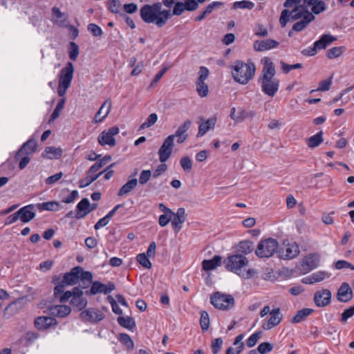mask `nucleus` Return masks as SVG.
I'll return each mask as SVG.
<instances>
[{"instance_id": "obj_64", "label": "nucleus", "mask_w": 354, "mask_h": 354, "mask_svg": "<svg viewBox=\"0 0 354 354\" xmlns=\"http://www.w3.org/2000/svg\"><path fill=\"white\" fill-rule=\"evenodd\" d=\"M208 75L209 70L205 66H201L198 72V78L196 82H205V81L207 79Z\"/></svg>"}, {"instance_id": "obj_11", "label": "nucleus", "mask_w": 354, "mask_h": 354, "mask_svg": "<svg viewBox=\"0 0 354 354\" xmlns=\"http://www.w3.org/2000/svg\"><path fill=\"white\" fill-rule=\"evenodd\" d=\"M174 145V136H169L158 150L159 160L164 163L170 157Z\"/></svg>"}, {"instance_id": "obj_61", "label": "nucleus", "mask_w": 354, "mask_h": 354, "mask_svg": "<svg viewBox=\"0 0 354 354\" xmlns=\"http://www.w3.org/2000/svg\"><path fill=\"white\" fill-rule=\"evenodd\" d=\"M289 18L291 19V11L290 12L288 10H283L279 18V23L282 27H285L287 22L289 20Z\"/></svg>"}, {"instance_id": "obj_62", "label": "nucleus", "mask_w": 354, "mask_h": 354, "mask_svg": "<svg viewBox=\"0 0 354 354\" xmlns=\"http://www.w3.org/2000/svg\"><path fill=\"white\" fill-rule=\"evenodd\" d=\"M257 350L261 354H266L272 350V346L268 342H263L258 346Z\"/></svg>"}, {"instance_id": "obj_32", "label": "nucleus", "mask_w": 354, "mask_h": 354, "mask_svg": "<svg viewBox=\"0 0 354 354\" xmlns=\"http://www.w3.org/2000/svg\"><path fill=\"white\" fill-rule=\"evenodd\" d=\"M337 40V37L330 35H323L320 39L314 44L317 50L325 49L328 45Z\"/></svg>"}, {"instance_id": "obj_48", "label": "nucleus", "mask_w": 354, "mask_h": 354, "mask_svg": "<svg viewBox=\"0 0 354 354\" xmlns=\"http://www.w3.org/2000/svg\"><path fill=\"white\" fill-rule=\"evenodd\" d=\"M326 9V3L324 1L319 0L313 6H311V13L319 15Z\"/></svg>"}, {"instance_id": "obj_49", "label": "nucleus", "mask_w": 354, "mask_h": 354, "mask_svg": "<svg viewBox=\"0 0 354 354\" xmlns=\"http://www.w3.org/2000/svg\"><path fill=\"white\" fill-rule=\"evenodd\" d=\"M65 102H66L65 98H62V100H59V102L57 104L53 113L51 115V118L50 120V122L54 121L55 119H57L59 116L60 113L64 106Z\"/></svg>"}, {"instance_id": "obj_33", "label": "nucleus", "mask_w": 354, "mask_h": 354, "mask_svg": "<svg viewBox=\"0 0 354 354\" xmlns=\"http://www.w3.org/2000/svg\"><path fill=\"white\" fill-rule=\"evenodd\" d=\"M254 115L253 112L248 113L244 109H240L236 113L234 107L232 108L230 111V117L236 122H241L246 118L249 116L252 117Z\"/></svg>"}, {"instance_id": "obj_20", "label": "nucleus", "mask_w": 354, "mask_h": 354, "mask_svg": "<svg viewBox=\"0 0 354 354\" xmlns=\"http://www.w3.org/2000/svg\"><path fill=\"white\" fill-rule=\"evenodd\" d=\"M279 43L274 39H268L265 40H256L254 42L253 47L255 51H266L276 48L279 46Z\"/></svg>"}, {"instance_id": "obj_58", "label": "nucleus", "mask_w": 354, "mask_h": 354, "mask_svg": "<svg viewBox=\"0 0 354 354\" xmlns=\"http://www.w3.org/2000/svg\"><path fill=\"white\" fill-rule=\"evenodd\" d=\"M223 341L222 338L218 337L214 339L211 344V348L214 354L218 353L222 348Z\"/></svg>"}, {"instance_id": "obj_45", "label": "nucleus", "mask_w": 354, "mask_h": 354, "mask_svg": "<svg viewBox=\"0 0 354 354\" xmlns=\"http://www.w3.org/2000/svg\"><path fill=\"white\" fill-rule=\"evenodd\" d=\"M119 340L129 350L134 348V343L131 337L126 333H120Z\"/></svg>"}, {"instance_id": "obj_50", "label": "nucleus", "mask_w": 354, "mask_h": 354, "mask_svg": "<svg viewBox=\"0 0 354 354\" xmlns=\"http://www.w3.org/2000/svg\"><path fill=\"white\" fill-rule=\"evenodd\" d=\"M157 120L158 116L156 113L150 114L146 121L140 125V129H145L151 127L156 122Z\"/></svg>"}, {"instance_id": "obj_54", "label": "nucleus", "mask_w": 354, "mask_h": 354, "mask_svg": "<svg viewBox=\"0 0 354 354\" xmlns=\"http://www.w3.org/2000/svg\"><path fill=\"white\" fill-rule=\"evenodd\" d=\"M262 336L261 331L253 333L247 340L246 344L249 348L253 347Z\"/></svg>"}, {"instance_id": "obj_3", "label": "nucleus", "mask_w": 354, "mask_h": 354, "mask_svg": "<svg viewBox=\"0 0 354 354\" xmlns=\"http://www.w3.org/2000/svg\"><path fill=\"white\" fill-rule=\"evenodd\" d=\"M232 68L234 80L243 85L247 84L253 79L256 71V66L253 63H245L239 60L234 62Z\"/></svg>"}, {"instance_id": "obj_1", "label": "nucleus", "mask_w": 354, "mask_h": 354, "mask_svg": "<svg viewBox=\"0 0 354 354\" xmlns=\"http://www.w3.org/2000/svg\"><path fill=\"white\" fill-rule=\"evenodd\" d=\"M261 62L263 64L261 75L259 78L261 90L266 95L273 97L279 87V80L275 77L276 70L273 62L269 57H264Z\"/></svg>"}, {"instance_id": "obj_28", "label": "nucleus", "mask_w": 354, "mask_h": 354, "mask_svg": "<svg viewBox=\"0 0 354 354\" xmlns=\"http://www.w3.org/2000/svg\"><path fill=\"white\" fill-rule=\"evenodd\" d=\"M327 277H329V274L326 272L318 271L303 278L301 281L306 284H313L314 283L322 281Z\"/></svg>"}, {"instance_id": "obj_37", "label": "nucleus", "mask_w": 354, "mask_h": 354, "mask_svg": "<svg viewBox=\"0 0 354 354\" xmlns=\"http://www.w3.org/2000/svg\"><path fill=\"white\" fill-rule=\"evenodd\" d=\"M216 123V120L214 118L208 119L204 122H202L198 127V132L197 136L201 137L205 135L211 128L214 127Z\"/></svg>"}, {"instance_id": "obj_59", "label": "nucleus", "mask_w": 354, "mask_h": 354, "mask_svg": "<svg viewBox=\"0 0 354 354\" xmlns=\"http://www.w3.org/2000/svg\"><path fill=\"white\" fill-rule=\"evenodd\" d=\"M88 30L95 37H100L103 33L101 28L95 24H89Z\"/></svg>"}, {"instance_id": "obj_57", "label": "nucleus", "mask_w": 354, "mask_h": 354, "mask_svg": "<svg viewBox=\"0 0 354 354\" xmlns=\"http://www.w3.org/2000/svg\"><path fill=\"white\" fill-rule=\"evenodd\" d=\"M137 261L139 262L140 265H142L145 268H151V263L148 259L147 255L144 253L139 254L137 256Z\"/></svg>"}, {"instance_id": "obj_9", "label": "nucleus", "mask_w": 354, "mask_h": 354, "mask_svg": "<svg viewBox=\"0 0 354 354\" xmlns=\"http://www.w3.org/2000/svg\"><path fill=\"white\" fill-rule=\"evenodd\" d=\"M225 268L227 270L237 272L243 267L248 263V259L241 254H234L230 256L225 261Z\"/></svg>"}, {"instance_id": "obj_19", "label": "nucleus", "mask_w": 354, "mask_h": 354, "mask_svg": "<svg viewBox=\"0 0 354 354\" xmlns=\"http://www.w3.org/2000/svg\"><path fill=\"white\" fill-rule=\"evenodd\" d=\"M186 221L185 210L184 208H178L176 212L171 216V225L174 231L178 233L182 228V225Z\"/></svg>"}, {"instance_id": "obj_63", "label": "nucleus", "mask_w": 354, "mask_h": 354, "mask_svg": "<svg viewBox=\"0 0 354 354\" xmlns=\"http://www.w3.org/2000/svg\"><path fill=\"white\" fill-rule=\"evenodd\" d=\"M208 75L209 70L205 66H201L198 72V78L196 82H205V81L207 79Z\"/></svg>"}, {"instance_id": "obj_27", "label": "nucleus", "mask_w": 354, "mask_h": 354, "mask_svg": "<svg viewBox=\"0 0 354 354\" xmlns=\"http://www.w3.org/2000/svg\"><path fill=\"white\" fill-rule=\"evenodd\" d=\"M37 144L34 139H30L25 142L16 155V158H19L24 154L30 155L33 153L37 149Z\"/></svg>"}, {"instance_id": "obj_10", "label": "nucleus", "mask_w": 354, "mask_h": 354, "mask_svg": "<svg viewBox=\"0 0 354 354\" xmlns=\"http://www.w3.org/2000/svg\"><path fill=\"white\" fill-rule=\"evenodd\" d=\"M119 133V128L112 127L107 130L103 131L98 136L97 141L102 146L109 145L114 147L115 145V140L114 136Z\"/></svg>"}, {"instance_id": "obj_5", "label": "nucleus", "mask_w": 354, "mask_h": 354, "mask_svg": "<svg viewBox=\"0 0 354 354\" xmlns=\"http://www.w3.org/2000/svg\"><path fill=\"white\" fill-rule=\"evenodd\" d=\"M92 274L84 271L81 267L73 268L69 272H66L63 277L62 283L68 286H73L77 283L80 279L82 283H86L83 288H87L92 281Z\"/></svg>"}, {"instance_id": "obj_36", "label": "nucleus", "mask_w": 354, "mask_h": 354, "mask_svg": "<svg viewBox=\"0 0 354 354\" xmlns=\"http://www.w3.org/2000/svg\"><path fill=\"white\" fill-rule=\"evenodd\" d=\"M118 323L119 325L128 330H133L136 327V322L131 317L120 316L118 317Z\"/></svg>"}, {"instance_id": "obj_25", "label": "nucleus", "mask_w": 354, "mask_h": 354, "mask_svg": "<svg viewBox=\"0 0 354 354\" xmlns=\"http://www.w3.org/2000/svg\"><path fill=\"white\" fill-rule=\"evenodd\" d=\"M191 124L192 122L189 120H186L178 127L175 134L172 135L174 136V138H177L178 143H183L187 138L188 134L187 133V131L189 129Z\"/></svg>"}, {"instance_id": "obj_4", "label": "nucleus", "mask_w": 354, "mask_h": 354, "mask_svg": "<svg viewBox=\"0 0 354 354\" xmlns=\"http://www.w3.org/2000/svg\"><path fill=\"white\" fill-rule=\"evenodd\" d=\"M315 16L305 6H300L295 8L291 11V20L296 21L292 26V30L300 32L305 29L310 22L315 19Z\"/></svg>"}, {"instance_id": "obj_13", "label": "nucleus", "mask_w": 354, "mask_h": 354, "mask_svg": "<svg viewBox=\"0 0 354 354\" xmlns=\"http://www.w3.org/2000/svg\"><path fill=\"white\" fill-rule=\"evenodd\" d=\"M283 318V315L281 313L279 308L272 310L270 313V317L267 322L262 324L263 329L268 330L277 326L280 324Z\"/></svg>"}, {"instance_id": "obj_42", "label": "nucleus", "mask_w": 354, "mask_h": 354, "mask_svg": "<svg viewBox=\"0 0 354 354\" xmlns=\"http://www.w3.org/2000/svg\"><path fill=\"white\" fill-rule=\"evenodd\" d=\"M39 209L47 211H57L59 207V203L55 201H48L43 203L37 204Z\"/></svg>"}, {"instance_id": "obj_17", "label": "nucleus", "mask_w": 354, "mask_h": 354, "mask_svg": "<svg viewBox=\"0 0 354 354\" xmlns=\"http://www.w3.org/2000/svg\"><path fill=\"white\" fill-rule=\"evenodd\" d=\"M353 294L349 284L344 282L341 284L337 292V299L340 302H348L353 299Z\"/></svg>"}, {"instance_id": "obj_51", "label": "nucleus", "mask_w": 354, "mask_h": 354, "mask_svg": "<svg viewBox=\"0 0 354 354\" xmlns=\"http://www.w3.org/2000/svg\"><path fill=\"white\" fill-rule=\"evenodd\" d=\"M69 58L75 61L79 55V46L75 42H71L69 45Z\"/></svg>"}, {"instance_id": "obj_12", "label": "nucleus", "mask_w": 354, "mask_h": 354, "mask_svg": "<svg viewBox=\"0 0 354 354\" xmlns=\"http://www.w3.org/2000/svg\"><path fill=\"white\" fill-rule=\"evenodd\" d=\"M80 319L86 322L97 323L104 317V313L99 309L90 308L80 314Z\"/></svg>"}, {"instance_id": "obj_39", "label": "nucleus", "mask_w": 354, "mask_h": 354, "mask_svg": "<svg viewBox=\"0 0 354 354\" xmlns=\"http://www.w3.org/2000/svg\"><path fill=\"white\" fill-rule=\"evenodd\" d=\"M104 171H101L97 174L93 173H89V170L87 171L86 177L82 179L79 182V187L81 188L86 187L95 181Z\"/></svg>"}, {"instance_id": "obj_40", "label": "nucleus", "mask_w": 354, "mask_h": 354, "mask_svg": "<svg viewBox=\"0 0 354 354\" xmlns=\"http://www.w3.org/2000/svg\"><path fill=\"white\" fill-rule=\"evenodd\" d=\"M323 142V132L319 131L315 135L310 137L307 140L308 147L310 148H315L319 146Z\"/></svg>"}, {"instance_id": "obj_34", "label": "nucleus", "mask_w": 354, "mask_h": 354, "mask_svg": "<svg viewBox=\"0 0 354 354\" xmlns=\"http://www.w3.org/2000/svg\"><path fill=\"white\" fill-rule=\"evenodd\" d=\"M222 257L219 255L214 256L212 259L203 260L202 262L203 269L209 271L216 268L221 264Z\"/></svg>"}, {"instance_id": "obj_60", "label": "nucleus", "mask_w": 354, "mask_h": 354, "mask_svg": "<svg viewBox=\"0 0 354 354\" xmlns=\"http://www.w3.org/2000/svg\"><path fill=\"white\" fill-rule=\"evenodd\" d=\"M254 35L258 37H265L268 36V31L262 24H258L254 27Z\"/></svg>"}, {"instance_id": "obj_6", "label": "nucleus", "mask_w": 354, "mask_h": 354, "mask_svg": "<svg viewBox=\"0 0 354 354\" xmlns=\"http://www.w3.org/2000/svg\"><path fill=\"white\" fill-rule=\"evenodd\" d=\"M74 66L71 62H68L59 75L57 93L59 96L64 97L67 89L71 86L73 77Z\"/></svg>"}, {"instance_id": "obj_55", "label": "nucleus", "mask_w": 354, "mask_h": 354, "mask_svg": "<svg viewBox=\"0 0 354 354\" xmlns=\"http://www.w3.org/2000/svg\"><path fill=\"white\" fill-rule=\"evenodd\" d=\"M200 324L203 330H207L209 326V315L207 312L203 311L201 314Z\"/></svg>"}, {"instance_id": "obj_7", "label": "nucleus", "mask_w": 354, "mask_h": 354, "mask_svg": "<svg viewBox=\"0 0 354 354\" xmlns=\"http://www.w3.org/2000/svg\"><path fill=\"white\" fill-rule=\"evenodd\" d=\"M211 304L217 309L227 310L234 306V299L230 295L216 292L210 297Z\"/></svg>"}, {"instance_id": "obj_15", "label": "nucleus", "mask_w": 354, "mask_h": 354, "mask_svg": "<svg viewBox=\"0 0 354 354\" xmlns=\"http://www.w3.org/2000/svg\"><path fill=\"white\" fill-rule=\"evenodd\" d=\"M299 254V245L295 243H284V246L281 248V257L286 259H292L297 257Z\"/></svg>"}, {"instance_id": "obj_8", "label": "nucleus", "mask_w": 354, "mask_h": 354, "mask_svg": "<svg viewBox=\"0 0 354 354\" xmlns=\"http://www.w3.org/2000/svg\"><path fill=\"white\" fill-rule=\"evenodd\" d=\"M277 240L268 238L262 240L257 245L255 253L260 258H269L272 257L278 248Z\"/></svg>"}, {"instance_id": "obj_44", "label": "nucleus", "mask_w": 354, "mask_h": 354, "mask_svg": "<svg viewBox=\"0 0 354 354\" xmlns=\"http://www.w3.org/2000/svg\"><path fill=\"white\" fill-rule=\"evenodd\" d=\"M345 50L346 48L344 46L333 47L327 51L326 56L329 59H334L339 57Z\"/></svg>"}, {"instance_id": "obj_29", "label": "nucleus", "mask_w": 354, "mask_h": 354, "mask_svg": "<svg viewBox=\"0 0 354 354\" xmlns=\"http://www.w3.org/2000/svg\"><path fill=\"white\" fill-rule=\"evenodd\" d=\"M49 312L51 315L64 317L71 313V309L70 306L66 305H56L50 307Z\"/></svg>"}, {"instance_id": "obj_18", "label": "nucleus", "mask_w": 354, "mask_h": 354, "mask_svg": "<svg viewBox=\"0 0 354 354\" xmlns=\"http://www.w3.org/2000/svg\"><path fill=\"white\" fill-rule=\"evenodd\" d=\"M320 256L318 254H310L304 257L302 261V268L306 272L316 268L319 266Z\"/></svg>"}, {"instance_id": "obj_46", "label": "nucleus", "mask_w": 354, "mask_h": 354, "mask_svg": "<svg viewBox=\"0 0 354 354\" xmlns=\"http://www.w3.org/2000/svg\"><path fill=\"white\" fill-rule=\"evenodd\" d=\"M333 81V76L329 77L328 79L322 80L319 82V86L317 89H313L310 91V93H313L316 91H328L330 88L331 84Z\"/></svg>"}, {"instance_id": "obj_14", "label": "nucleus", "mask_w": 354, "mask_h": 354, "mask_svg": "<svg viewBox=\"0 0 354 354\" xmlns=\"http://www.w3.org/2000/svg\"><path fill=\"white\" fill-rule=\"evenodd\" d=\"M314 302L317 307L328 306L331 301V292L328 289L317 291L314 295Z\"/></svg>"}, {"instance_id": "obj_23", "label": "nucleus", "mask_w": 354, "mask_h": 354, "mask_svg": "<svg viewBox=\"0 0 354 354\" xmlns=\"http://www.w3.org/2000/svg\"><path fill=\"white\" fill-rule=\"evenodd\" d=\"M52 12L54 16V23L57 26L63 28L68 26L69 21L68 20V15L66 13L62 12L57 7H53Z\"/></svg>"}, {"instance_id": "obj_53", "label": "nucleus", "mask_w": 354, "mask_h": 354, "mask_svg": "<svg viewBox=\"0 0 354 354\" xmlns=\"http://www.w3.org/2000/svg\"><path fill=\"white\" fill-rule=\"evenodd\" d=\"M53 283L55 284L54 288V295L55 297L59 298V297L64 292L65 283H62V281H58V279H54Z\"/></svg>"}, {"instance_id": "obj_22", "label": "nucleus", "mask_w": 354, "mask_h": 354, "mask_svg": "<svg viewBox=\"0 0 354 354\" xmlns=\"http://www.w3.org/2000/svg\"><path fill=\"white\" fill-rule=\"evenodd\" d=\"M57 324V322L55 318L47 316H41L35 320V327L41 330L48 329L49 327L55 326Z\"/></svg>"}, {"instance_id": "obj_38", "label": "nucleus", "mask_w": 354, "mask_h": 354, "mask_svg": "<svg viewBox=\"0 0 354 354\" xmlns=\"http://www.w3.org/2000/svg\"><path fill=\"white\" fill-rule=\"evenodd\" d=\"M313 312V309L312 308H303L297 311V314L292 317L291 322L299 323L309 316Z\"/></svg>"}, {"instance_id": "obj_30", "label": "nucleus", "mask_w": 354, "mask_h": 354, "mask_svg": "<svg viewBox=\"0 0 354 354\" xmlns=\"http://www.w3.org/2000/svg\"><path fill=\"white\" fill-rule=\"evenodd\" d=\"M244 338L243 334H240L235 338L233 346L228 348L226 351V354H239L244 349V343L243 339Z\"/></svg>"}, {"instance_id": "obj_31", "label": "nucleus", "mask_w": 354, "mask_h": 354, "mask_svg": "<svg viewBox=\"0 0 354 354\" xmlns=\"http://www.w3.org/2000/svg\"><path fill=\"white\" fill-rule=\"evenodd\" d=\"M62 150L60 148L55 147H46L41 156L44 158L58 159L62 156Z\"/></svg>"}, {"instance_id": "obj_16", "label": "nucleus", "mask_w": 354, "mask_h": 354, "mask_svg": "<svg viewBox=\"0 0 354 354\" xmlns=\"http://www.w3.org/2000/svg\"><path fill=\"white\" fill-rule=\"evenodd\" d=\"M115 289V286L113 283H109V286L103 284L98 281H94L92 283L90 290H86L87 295H96L97 293L107 294L111 292Z\"/></svg>"}, {"instance_id": "obj_47", "label": "nucleus", "mask_w": 354, "mask_h": 354, "mask_svg": "<svg viewBox=\"0 0 354 354\" xmlns=\"http://www.w3.org/2000/svg\"><path fill=\"white\" fill-rule=\"evenodd\" d=\"M254 3L250 1H236L233 3V8L234 9H248L251 10L254 8Z\"/></svg>"}, {"instance_id": "obj_43", "label": "nucleus", "mask_w": 354, "mask_h": 354, "mask_svg": "<svg viewBox=\"0 0 354 354\" xmlns=\"http://www.w3.org/2000/svg\"><path fill=\"white\" fill-rule=\"evenodd\" d=\"M71 304L76 307L78 310H82L87 305V300L82 297H73L71 300Z\"/></svg>"}, {"instance_id": "obj_56", "label": "nucleus", "mask_w": 354, "mask_h": 354, "mask_svg": "<svg viewBox=\"0 0 354 354\" xmlns=\"http://www.w3.org/2000/svg\"><path fill=\"white\" fill-rule=\"evenodd\" d=\"M196 90L198 94L202 97H206L208 94V86L205 82H196Z\"/></svg>"}, {"instance_id": "obj_2", "label": "nucleus", "mask_w": 354, "mask_h": 354, "mask_svg": "<svg viewBox=\"0 0 354 354\" xmlns=\"http://www.w3.org/2000/svg\"><path fill=\"white\" fill-rule=\"evenodd\" d=\"M142 19L148 24L154 23L158 27L163 26L171 17L169 10H162L160 3L145 5L140 9Z\"/></svg>"}, {"instance_id": "obj_21", "label": "nucleus", "mask_w": 354, "mask_h": 354, "mask_svg": "<svg viewBox=\"0 0 354 354\" xmlns=\"http://www.w3.org/2000/svg\"><path fill=\"white\" fill-rule=\"evenodd\" d=\"M111 109V101L110 99L106 100L104 103L102 104L101 107L96 113L93 122L98 123L101 122L106 118V116L109 114Z\"/></svg>"}, {"instance_id": "obj_41", "label": "nucleus", "mask_w": 354, "mask_h": 354, "mask_svg": "<svg viewBox=\"0 0 354 354\" xmlns=\"http://www.w3.org/2000/svg\"><path fill=\"white\" fill-rule=\"evenodd\" d=\"M254 249L253 243L250 241H244L239 243L238 250L239 252L248 254H250Z\"/></svg>"}, {"instance_id": "obj_52", "label": "nucleus", "mask_w": 354, "mask_h": 354, "mask_svg": "<svg viewBox=\"0 0 354 354\" xmlns=\"http://www.w3.org/2000/svg\"><path fill=\"white\" fill-rule=\"evenodd\" d=\"M180 166L185 172H190L192 169V162L190 158L184 156L180 160Z\"/></svg>"}, {"instance_id": "obj_24", "label": "nucleus", "mask_w": 354, "mask_h": 354, "mask_svg": "<svg viewBox=\"0 0 354 354\" xmlns=\"http://www.w3.org/2000/svg\"><path fill=\"white\" fill-rule=\"evenodd\" d=\"M18 213L19 215V219L23 223H28L35 216L33 205H29L21 207L18 210Z\"/></svg>"}, {"instance_id": "obj_35", "label": "nucleus", "mask_w": 354, "mask_h": 354, "mask_svg": "<svg viewBox=\"0 0 354 354\" xmlns=\"http://www.w3.org/2000/svg\"><path fill=\"white\" fill-rule=\"evenodd\" d=\"M138 180L136 178H133L128 180L118 191V195L119 196H123L133 189H134L138 185Z\"/></svg>"}, {"instance_id": "obj_26", "label": "nucleus", "mask_w": 354, "mask_h": 354, "mask_svg": "<svg viewBox=\"0 0 354 354\" xmlns=\"http://www.w3.org/2000/svg\"><path fill=\"white\" fill-rule=\"evenodd\" d=\"M91 203L88 198H85L80 201L77 205V212L75 213V218L77 219L83 218L89 214V207Z\"/></svg>"}]
</instances>
